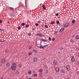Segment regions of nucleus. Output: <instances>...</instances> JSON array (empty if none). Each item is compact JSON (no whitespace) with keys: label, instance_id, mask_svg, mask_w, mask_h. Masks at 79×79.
<instances>
[{"label":"nucleus","instance_id":"obj_7","mask_svg":"<svg viewBox=\"0 0 79 79\" xmlns=\"http://www.w3.org/2000/svg\"><path fill=\"white\" fill-rule=\"evenodd\" d=\"M37 60V57L34 58L33 61L34 62H36Z\"/></svg>","mask_w":79,"mask_h":79},{"label":"nucleus","instance_id":"obj_36","mask_svg":"<svg viewBox=\"0 0 79 79\" xmlns=\"http://www.w3.org/2000/svg\"><path fill=\"white\" fill-rule=\"evenodd\" d=\"M16 74H17V75H18V74H19V72H16Z\"/></svg>","mask_w":79,"mask_h":79},{"label":"nucleus","instance_id":"obj_17","mask_svg":"<svg viewBox=\"0 0 79 79\" xmlns=\"http://www.w3.org/2000/svg\"><path fill=\"white\" fill-rule=\"evenodd\" d=\"M10 8L11 10H12V11H14V8H13L11 7H10Z\"/></svg>","mask_w":79,"mask_h":79},{"label":"nucleus","instance_id":"obj_54","mask_svg":"<svg viewBox=\"0 0 79 79\" xmlns=\"http://www.w3.org/2000/svg\"><path fill=\"white\" fill-rule=\"evenodd\" d=\"M43 47H46V45H44V46H43Z\"/></svg>","mask_w":79,"mask_h":79},{"label":"nucleus","instance_id":"obj_64","mask_svg":"<svg viewBox=\"0 0 79 79\" xmlns=\"http://www.w3.org/2000/svg\"><path fill=\"white\" fill-rule=\"evenodd\" d=\"M2 29H0V31H2Z\"/></svg>","mask_w":79,"mask_h":79},{"label":"nucleus","instance_id":"obj_39","mask_svg":"<svg viewBox=\"0 0 79 79\" xmlns=\"http://www.w3.org/2000/svg\"><path fill=\"white\" fill-rule=\"evenodd\" d=\"M9 39L10 40H12L13 39H12V37H10L9 38Z\"/></svg>","mask_w":79,"mask_h":79},{"label":"nucleus","instance_id":"obj_41","mask_svg":"<svg viewBox=\"0 0 79 79\" xmlns=\"http://www.w3.org/2000/svg\"><path fill=\"white\" fill-rule=\"evenodd\" d=\"M31 33H29L28 34V35L29 36H31Z\"/></svg>","mask_w":79,"mask_h":79},{"label":"nucleus","instance_id":"obj_18","mask_svg":"<svg viewBox=\"0 0 79 79\" xmlns=\"http://www.w3.org/2000/svg\"><path fill=\"white\" fill-rule=\"evenodd\" d=\"M50 24H55V22H54V21L52 22H52H51L50 23Z\"/></svg>","mask_w":79,"mask_h":79},{"label":"nucleus","instance_id":"obj_14","mask_svg":"<svg viewBox=\"0 0 79 79\" xmlns=\"http://www.w3.org/2000/svg\"><path fill=\"white\" fill-rule=\"evenodd\" d=\"M10 65V64H9V63L8 62H7L6 64V67H9V66Z\"/></svg>","mask_w":79,"mask_h":79},{"label":"nucleus","instance_id":"obj_50","mask_svg":"<svg viewBox=\"0 0 79 79\" xmlns=\"http://www.w3.org/2000/svg\"><path fill=\"white\" fill-rule=\"evenodd\" d=\"M29 50H31V47H30L29 48Z\"/></svg>","mask_w":79,"mask_h":79},{"label":"nucleus","instance_id":"obj_51","mask_svg":"<svg viewBox=\"0 0 79 79\" xmlns=\"http://www.w3.org/2000/svg\"><path fill=\"white\" fill-rule=\"evenodd\" d=\"M39 34H36V35H35V36H37H37H39Z\"/></svg>","mask_w":79,"mask_h":79},{"label":"nucleus","instance_id":"obj_52","mask_svg":"<svg viewBox=\"0 0 79 79\" xmlns=\"http://www.w3.org/2000/svg\"><path fill=\"white\" fill-rule=\"evenodd\" d=\"M41 40H42L43 41H44V40L43 39V38L41 39Z\"/></svg>","mask_w":79,"mask_h":79},{"label":"nucleus","instance_id":"obj_29","mask_svg":"<svg viewBox=\"0 0 79 79\" xmlns=\"http://www.w3.org/2000/svg\"><path fill=\"white\" fill-rule=\"evenodd\" d=\"M40 76H42V73H40Z\"/></svg>","mask_w":79,"mask_h":79},{"label":"nucleus","instance_id":"obj_62","mask_svg":"<svg viewBox=\"0 0 79 79\" xmlns=\"http://www.w3.org/2000/svg\"><path fill=\"white\" fill-rule=\"evenodd\" d=\"M59 25L60 26H61V24H59Z\"/></svg>","mask_w":79,"mask_h":79},{"label":"nucleus","instance_id":"obj_58","mask_svg":"<svg viewBox=\"0 0 79 79\" xmlns=\"http://www.w3.org/2000/svg\"><path fill=\"white\" fill-rule=\"evenodd\" d=\"M77 74H79V72H77Z\"/></svg>","mask_w":79,"mask_h":79},{"label":"nucleus","instance_id":"obj_23","mask_svg":"<svg viewBox=\"0 0 79 79\" xmlns=\"http://www.w3.org/2000/svg\"><path fill=\"white\" fill-rule=\"evenodd\" d=\"M21 25L23 26H24L25 25V23H22Z\"/></svg>","mask_w":79,"mask_h":79},{"label":"nucleus","instance_id":"obj_2","mask_svg":"<svg viewBox=\"0 0 79 79\" xmlns=\"http://www.w3.org/2000/svg\"><path fill=\"white\" fill-rule=\"evenodd\" d=\"M72 58L71 60V61L74 62V61H75V59H74V56H73L72 57Z\"/></svg>","mask_w":79,"mask_h":79},{"label":"nucleus","instance_id":"obj_12","mask_svg":"<svg viewBox=\"0 0 79 79\" xmlns=\"http://www.w3.org/2000/svg\"><path fill=\"white\" fill-rule=\"evenodd\" d=\"M42 6L43 8V10H45V9H46V8H45V5H43Z\"/></svg>","mask_w":79,"mask_h":79},{"label":"nucleus","instance_id":"obj_42","mask_svg":"<svg viewBox=\"0 0 79 79\" xmlns=\"http://www.w3.org/2000/svg\"><path fill=\"white\" fill-rule=\"evenodd\" d=\"M36 45L37 46V47H38V48H39V45L38 46L37 45V44H36Z\"/></svg>","mask_w":79,"mask_h":79},{"label":"nucleus","instance_id":"obj_47","mask_svg":"<svg viewBox=\"0 0 79 79\" xmlns=\"http://www.w3.org/2000/svg\"><path fill=\"white\" fill-rule=\"evenodd\" d=\"M48 70H46V73H48Z\"/></svg>","mask_w":79,"mask_h":79},{"label":"nucleus","instance_id":"obj_22","mask_svg":"<svg viewBox=\"0 0 79 79\" xmlns=\"http://www.w3.org/2000/svg\"><path fill=\"white\" fill-rule=\"evenodd\" d=\"M33 76H34V77H36V76H37V74L35 73Z\"/></svg>","mask_w":79,"mask_h":79},{"label":"nucleus","instance_id":"obj_27","mask_svg":"<svg viewBox=\"0 0 79 79\" xmlns=\"http://www.w3.org/2000/svg\"><path fill=\"white\" fill-rule=\"evenodd\" d=\"M18 29L19 30H20V29H21V27L19 26L18 27Z\"/></svg>","mask_w":79,"mask_h":79},{"label":"nucleus","instance_id":"obj_37","mask_svg":"<svg viewBox=\"0 0 79 79\" xmlns=\"http://www.w3.org/2000/svg\"><path fill=\"white\" fill-rule=\"evenodd\" d=\"M58 15H59V14L58 13H57L56 14V16H58Z\"/></svg>","mask_w":79,"mask_h":79},{"label":"nucleus","instance_id":"obj_26","mask_svg":"<svg viewBox=\"0 0 79 79\" xmlns=\"http://www.w3.org/2000/svg\"><path fill=\"white\" fill-rule=\"evenodd\" d=\"M0 41L1 42H4L5 41H6V40H2Z\"/></svg>","mask_w":79,"mask_h":79},{"label":"nucleus","instance_id":"obj_25","mask_svg":"<svg viewBox=\"0 0 79 79\" xmlns=\"http://www.w3.org/2000/svg\"><path fill=\"white\" fill-rule=\"evenodd\" d=\"M9 50H8V49H6V50L5 51V52L6 53H8V52H9Z\"/></svg>","mask_w":79,"mask_h":79},{"label":"nucleus","instance_id":"obj_43","mask_svg":"<svg viewBox=\"0 0 79 79\" xmlns=\"http://www.w3.org/2000/svg\"><path fill=\"white\" fill-rule=\"evenodd\" d=\"M43 42H47V40H44Z\"/></svg>","mask_w":79,"mask_h":79},{"label":"nucleus","instance_id":"obj_48","mask_svg":"<svg viewBox=\"0 0 79 79\" xmlns=\"http://www.w3.org/2000/svg\"><path fill=\"white\" fill-rule=\"evenodd\" d=\"M2 23V20H0V23Z\"/></svg>","mask_w":79,"mask_h":79},{"label":"nucleus","instance_id":"obj_9","mask_svg":"<svg viewBox=\"0 0 79 79\" xmlns=\"http://www.w3.org/2000/svg\"><path fill=\"white\" fill-rule=\"evenodd\" d=\"M5 60L4 59H2L1 60V63H5Z\"/></svg>","mask_w":79,"mask_h":79},{"label":"nucleus","instance_id":"obj_8","mask_svg":"<svg viewBox=\"0 0 79 79\" xmlns=\"http://www.w3.org/2000/svg\"><path fill=\"white\" fill-rule=\"evenodd\" d=\"M40 48H41L42 49H43V48H44V46H42V45H40V46L39 47Z\"/></svg>","mask_w":79,"mask_h":79},{"label":"nucleus","instance_id":"obj_57","mask_svg":"<svg viewBox=\"0 0 79 79\" xmlns=\"http://www.w3.org/2000/svg\"><path fill=\"white\" fill-rule=\"evenodd\" d=\"M27 79H31V78H27Z\"/></svg>","mask_w":79,"mask_h":79},{"label":"nucleus","instance_id":"obj_11","mask_svg":"<svg viewBox=\"0 0 79 79\" xmlns=\"http://www.w3.org/2000/svg\"><path fill=\"white\" fill-rule=\"evenodd\" d=\"M61 72H62V73H65V70H64V69H62L61 70Z\"/></svg>","mask_w":79,"mask_h":79},{"label":"nucleus","instance_id":"obj_1","mask_svg":"<svg viewBox=\"0 0 79 79\" xmlns=\"http://www.w3.org/2000/svg\"><path fill=\"white\" fill-rule=\"evenodd\" d=\"M17 66V64L15 63H14L11 66V68L12 71H15L16 69V66Z\"/></svg>","mask_w":79,"mask_h":79},{"label":"nucleus","instance_id":"obj_33","mask_svg":"<svg viewBox=\"0 0 79 79\" xmlns=\"http://www.w3.org/2000/svg\"><path fill=\"white\" fill-rule=\"evenodd\" d=\"M49 39V41H50V40H52V39L51 38H50V37H49L48 38Z\"/></svg>","mask_w":79,"mask_h":79},{"label":"nucleus","instance_id":"obj_13","mask_svg":"<svg viewBox=\"0 0 79 79\" xmlns=\"http://www.w3.org/2000/svg\"><path fill=\"white\" fill-rule=\"evenodd\" d=\"M39 36L40 37H44V35L43 34V35H42V34H41L40 35H39Z\"/></svg>","mask_w":79,"mask_h":79},{"label":"nucleus","instance_id":"obj_63","mask_svg":"<svg viewBox=\"0 0 79 79\" xmlns=\"http://www.w3.org/2000/svg\"><path fill=\"white\" fill-rule=\"evenodd\" d=\"M74 35H73L72 36V37H73H73H74Z\"/></svg>","mask_w":79,"mask_h":79},{"label":"nucleus","instance_id":"obj_5","mask_svg":"<svg viewBox=\"0 0 79 79\" xmlns=\"http://www.w3.org/2000/svg\"><path fill=\"white\" fill-rule=\"evenodd\" d=\"M66 69L68 71H69V70H70V68H69V65L67 66Z\"/></svg>","mask_w":79,"mask_h":79},{"label":"nucleus","instance_id":"obj_28","mask_svg":"<svg viewBox=\"0 0 79 79\" xmlns=\"http://www.w3.org/2000/svg\"><path fill=\"white\" fill-rule=\"evenodd\" d=\"M45 27H46V28H47V29H48V26H47V25H46L45 26Z\"/></svg>","mask_w":79,"mask_h":79},{"label":"nucleus","instance_id":"obj_31","mask_svg":"<svg viewBox=\"0 0 79 79\" xmlns=\"http://www.w3.org/2000/svg\"><path fill=\"white\" fill-rule=\"evenodd\" d=\"M31 73H32V72H31L30 71L28 72L29 74H31Z\"/></svg>","mask_w":79,"mask_h":79},{"label":"nucleus","instance_id":"obj_45","mask_svg":"<svg viewBox=\"0 0 79 79\" xmlns=\"http://www.w3.org/2000/svg\"><path fill=\"white\" fill-rule=\"evenodd\" d=\"M58 31H55V33H58Z\"/></svg>","mask_w":79,"mask_h":79},{"label":"nucleus","instance_id":"obj_20","mask_svg":"<svg viewBox=\"0 0 79 79\" xmlns=\"http://www.w3.org/2000/svg\"><path fill=\"white\" fill-rule=\"evenodd\" d=\"M39 72H41V73H42L43 72V69H40L39 70Z\"/></svg>","mask_w":79,"mask_h":79},{"label":"nucleus","instance_id":"obj_6","mask_svg":"<svg viewBox=\"0 0 79 79\" xmlns=\"http://www.w3.org/2000/svg\"><path fill=\"white\" fill-rule=\"evenodd\" d=\"M56 72H59L60 69H59V68L57 67L56 68Z\"/></svg>","mask_w":79,"mask_h":79},{"label":"nucleus","instance_id":"obj_21","mask_svg":"<svg viewBox=\"0 0 79 79\" xmlns=\"http://www.w3.org/2000/svg\"><path fill=\"white\" fill-rule=\"evenodd\" d=\"M56 24H60V22H59V21H56Z\"/></svg>","mask_w":79,"mask_h":79},{"label":"nucleus","instance_id":"obj_38","mask_svg":"<svg viewBox=\"0 0 79 79\" xmlns=\"http://www.w3.org/2000/svg\"><path fill=\"white\" fill-rule=\"evenodd\" d=\"M26 27H29V25H26L25 26Z\"/></svg>","mask_w":79,"mask_h":79},{"label":"nucleus","instance_id":"obj_30","mask_svg":"<svg viewBox=\"0 0 79 79\" xmlns=\"http://www.w3.org/2000/svg\"><path fill=\"white\" fill-rule=\"evenodd\" d=\"M60 50H63V48L61 47L60 48Z\"/></svg>","mask_w":79,"mask_h":79},{"label":"nucleus","instance_id":"obj_3","mask_svg":"<svg viewBox=\"0 0 79 79\" xmlns=\"http://www.w3.org/2000/svg\"><path fill=\"white\" fill-rule=\"evenodd\" d=\"M64 28H61L60 30L59 31V32L60 33L62 32H63V31H64Z\"/></svg>","mask_w":79,"mask_h":79},{"label":"nucleus","instance_id":"obj_55","mask_svg":"<svg viewBox=\"0 0 79 79\" xmlns=\"http://www.w3.org/2000/svg\"><path fill=\"white\" fill-rule=\"evenodd\" d=\"M33 31H35V28H33L32 29Z\"/></svg>","mask_w":79,"mask_h":79},{"label":"nucleus","instance_id":"obj_24","mask_svg":"<svg viewBox=\"0 0 79 79\" xmlns=\"http://www.w3.org/2000/svg\"><path fill=\"white\" fill-rule=\"evenodd\" d=\"M19 68H21V66H22V65L21 64H20L19 65Z\"/></svg>","mask_w":79,"mask_h":79},{"label":"nucleus","instance_id":"obj_19","mask_svg":"<svg viewBox=\"0 0 79 79\" xmlns=\"http://www.w3.org/2000/svg\"><path fill=\"white\" fill-rule=\"evenodd\" d=\"M76 22V20H72V23L73 24H74V23H75V22Z\"/></svg>","mask_w":79,"mask_h":79},{"label":"nucleus","instance_id":"obj_56","mask_svg":"<svg viewBox=\"0 0 79 79\" xmlns=\"http://www.w3.org/2000/svg\"><path fill=\"white\" fill-rule=\"evenodd\" d=\"M59 19H61V18L60 17H58Z\"/></svg>","mask_w":79,"mask_h":79},{"label":"nucleus","instance_id":"obj_34","mask_svg":"<svg viewBox=\"0 0 79 79\" xmlns=\"http://www.w3.org/2000/svg\"><path fill=\"white\" fill-rule=\"evenodd\" d=\"M35 25L36 26H39V24L37 23H36L35 24Z\"/></svg>","mask_w":79,"mask_h":79},{"label":"nucleus","instance_id":"obj_53","mask_svg":"<svg viewBox=\"0 0 79 79\" xmlns=\"http://www.w3.org/2000/svg\"><path fill=\"white\" fill-rule=\"evenodd\" d=\"M40 23V21H38V23Z\"/></svg>","mask_w":79,"mask_h":79},{"label":"nucleus","instance_id":"obj_40","mask_svg":"<svg viewBox=\"0 0 79 79\" xmlns=\"http://www.w3.org/2000/svg\"><path fill=\"white\" fill-rule=\"evenodd\" d=\"M45 68H48V67H47V65H45Z\"/></svg>","mask_w":79,"mask_h":79},{"label":"nucleus","instance_id":"obj_16","mask_svg":"<svg viewBox=\"0 0 79 79\" xmlns=\"http://www.w3.org/2000/svg\"><path fill=\"white\" fill-rule=\"evenodd\" d=\"M33 52H34V53H37V51L36 50H34L33 51Z\"/></svg>","mask_w":79,"mask_h":79},{"label":"nucleus","instance_id":"obj_4","mask_svg":"<svg viewBox=\"0 0 79 79\" xmlns=\"http://www.w3.org/2000/svg\"><path fill=\"white\" fill-rule=\"evenodd\" d=\"M69 26V23H65V24H64V27H67L68 26Z\"/></svg>","mask_w":79,"mask_h":79},{"label":"nucleus","instance_id":"obj_46","mask_svg":"<svg viewBox=\"0 0 79 79\" xmlns=\"http://www.w3.org/2000/svg\"><path fill=\"white\" fill-rule=\"evenodd\" d=\"M70 42H73V43H74V42L73 41V40H70Z\"/></svg>","mask_w":79,"mask_h":79},{"label":"nucleus","instance_id":"obj_61","mask_svg":"<svg viewBox=\"0 0 79 79\" xmlns=\"http://www.w3.org/2000/svg\"><path fill=\"white\" fill-rule=\"evenodd\" d=\"M47 46H48V45H46V47H47Z\"/></svg>","mask_w":79,"mask_h":79},{"label":"nucleus","instance_id":"obj_35","mask_svg":"<svg viewBox=\"0 0 79 79\" xmlns=\"http://www.w3.org/2000/svg\"><path fill=\"white\" fill-rule=\"evenodd\" d=\"M55 40V38H54L52 39V41H54Z\"/></svg>","mask_w":79,"mask_h":79},{"label":"nucleus","instance_id":"obj_32","mask_svg":"<svg viewBox=\"0 0 79 79\" xmlns=\"http://www.w3.org/2000/svg\"><path fill=\"white\" fill-rule=\"evenodd\" d=\"M10 16H11V17H13L14 16L12 14H10Z\"/></svg>","mask_w":79,"mask_h":79},{"label":"nucleus","instance_id":"obj_59","mask_svg":"<svg viewBox=\"0 0 79 79\" xmlns=\"http://www.w3.org/2000/svg\"><path fill=\"white\" fill-rule=\"evenodd\" d=\"M77 64H79V61H77Z\"/></svg>","mask_w":79,"mask_h":79},{"label":"nucleus","instance_id":"obj_44","mask_svg":"<svg viewBox=\"0 0 79 79\" xmlns=\"http://www.w3.org/2000/svg\"><path fill=\"white\" fill-rule=\"evenodd\" d=\"M76 49H77V50H79V47H77V48H76Z\"/></svg>","mask_w":79,"mask_h":79},{"label":"nucleus","instance_id":"obj_15","mask_svg":"<svg viewBox=\"0 0 79 79\" xmlns=\"http://www.w3.org/2000/svg\"><path fill=\"white\" fill-rule=\"evenodd\" d=\"M56 63H58L57 62H56V61H54L53 62V64L54 65H55L56 64Z\"/></svg>","mask_w":79,"mask_h":79},{"label":"nucleus","instance_id":"obj_60","mask_svg":"<svg viewBox=\"0 0 79 79\" xmlns=\"http://www.w3.org/2000/svg\"><path fill=\"white\" fill-rule=\"evenodd\" d=\"M64 26V24H63V25H61V26Z\"/></svg>","mask_w":79,"mask_h":79},{"label":"nucleus","instance_id":"obj_10","mask_svg":"<svg viewBox=\"0 0 79 79\" xmlns=\"http://www.w3.org/2000/svg\"><path fill=\"white\" fill-rule=\"evenodd\" d=\"M75 39H77V40H78V39H79V36L78 35H77L75 37Z\"/></svg>","mask_w":79,"mask_h":79},{"label":"nucleus","instance_id":"obj_49","mask_svg":"<svg viewBox=\"0 0 79 79\" xmlns=\"http://www.w3.org/2000/svg\"><path fill=\"white\" fill-rule=\"evenodd\" d=\"M31 55V53H29L28 54V55Z\"/></svg>","mask_w":79,"mask_h":79}]
</instances>
